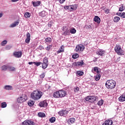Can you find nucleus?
Instances as JSON below:
<instances>
[{
    "mask_svg": "<svg viewBox=\"0 0 125 125\" xmlns=\"http://www.w3.org/2000/svg\"><path fill=\"white\" fill-rule=\"evenodd\" d=\"M62 31L64 32L62 33L63 36H69L70 35V30H69L67 27H63Z\"/></svg>",
    "mask_w": 125,
    "mask_h": 125,
    "instance_id": "9",
    "label": "nucleus"
},
{
    "mask_svg": "<svg viewBox=\"0 0 125 125\" xmlns=\"http://www.w3.org/2000/svg\"><path fill=\"white\" fill-rule=\"evenodd\" d=\"M14 27H16V21H15L13 23H11L9 26V28H14Z\"/></svg>",
    "mask_w": 125,
    "mask_h": 125,
    "instance_id": "40",
    "label": "nucleus"
},
{
    "mask_svg": "<svg viewBox=\"0 0 125 125\" xmlns=\"http://www.w3.org/2000/svg\"><path fill=\"white\" fill-rule=\"evenodd\" d=\"M65 0H59V2L61 4L64 3V2H65Z\"/></svg>",
    "mask_w": 125,
    "mask_h": 125,
    "instance_id": "52",
    "label": "nucleus"
},
{
    "mask_svg": "<svg viewBox=\"0 0 125 125\" xmlns=\"http://www.w3.org/2000/svg\"><path fill=\"white\" fill-rule=\"evenodd\" d=\"M22 125H35V124L31 120H25L22 122Z\"/></svg>",
    "mask_w": 125,
    "mask_h": 125,
    "instance_id": "7",
    "label": "nucleus"
},
{
    "mask_svg": "<svg viewBox=\"0 0 125 125\" xmlns=\"http://www.w3.org/2000/svg\"><path fill=\"white\" fill-rule=\"evenodd\" d=\"M97 55H100V56H104L105 55V50L102 49H99L96 52Z\"/></svg>",
    "mask_w": 125,
    "mask_h": 125,
    "instance_id": "8",
    "label": "nucleus"
},
{
    "mask_svg": "<svg viewBox=\"0 0 125 125\" xmlns=\"http://www.w3.org/2000/svg\"><path fill=\"white\" fill-rule=\"evenodd\" d=\"M27 100V99L25 98V97H20L18 98L17 102L19 103H23V102H25Z\"/></svg>",
    "mask_w": 125,
    "mask_h": 125,
    "instance_id": "11",
    "label": "nucleus"
},
{
    "mask_svg": "<svg viewBox=\"0 0 125 125\" xmlns=\"http://www.w3.org/2000/svg\"><path fill=\"white\" fill-rule=\"evenodd\" d=\"M1 69L2 71H6V70H8V65H4L1 66Z\"/></svg>",
    "mask_w": 125,
    "mask_h": 125,
    "instance_id": "26",
    "label": "nucleus"
},
{
    "mask_svg": "<svg viewBox=\"0 0 125 125\" xmlns=\"http://www.w3.org/2000/svg\"><path fill=\"white\" fill-rule=\"evenodd\" d=\"M41 79H43L44 77H45V73H42L41 75L40 76Z\"/></svg>",
    "mask_w": 125,
    "mask_h": 125,
    "instance_id": "49",
    "label": "nucleus"
},
{
    "mask_svg": "<svg viewBox=\"0 0 125 125\" xmlns=\"http://www.w3.org/2000/svg\"><path fill=\"white\" fill-rule=\"evenodd\" d=\"M22 54H23V53L21 51L17 52H16L17 58H21V57L22 56Z\"/></svg>",
    "mask_w": 125,
    "mask_h": 125,
    "instance_id": "24",
    "label": "nucleus"
},
{
    "mask_svg": "<svg viewBox=\"0 0 125 125\" xmlns=\"http://www.w3.org/2000/svg\"><path fill=\"white\" fill-rule=\"evenodd\" d=\"M74 66H79V67H82L83 65H84V62L83 61H81L80 62H76L73 63Z\"/></svg>",
    "mask_w": 125,
    "mask_h": 125,
    "instance_id": "10",
    "label": "nucleus"
},
{
    "mask_svg": "<svg viewBox=\"0 0 125 125\" xmlns=\"http://www.w3.org/2000/svg\"><path fill=\"white\" fill-rule=\"evenodd\" d=\"M78 8V5L74 4L71 5V11H73L74 10H76Z\"/></svg>",
    "mask_w": 125,
    "mask_h": 125,
    "instance_id": "31",
    "label": "nucleus"
},
{
    "mask_svg": "<svg viewBox=\"0 0 125 125\" xmlns=\"http://www.w3.org/2000/svg\"><path fill=\"white\" fill-rule=\"evenodd\" d=\"M19 22H16V24H17V25H18V23H19Z\"/></svg>",
    "mask_w": 125,
    "mask_h": 125,
    "instance_id": "63",
    "label": "nucleus"
},
{
    "mask_svg": "<svg viewBox=\"0 0 125 125\" xmlns=\"http://www.w3.org/2000/svg\"><path fill=\"white\" fill-rule=\"evenodd\" d=\"M7 106V104H6V102H3L1 103V108H6Z\"/></svg>",
    "mask_w": 125,
    "mask_h": 125,
    "instance_id": "34",
    "label": "nucleus"
},
{
    "mask_svg": "<svg viewBox=\"0 0 125 125\" xmlns=\"http://www.w3.org/2000/svg\"><path fill=\"white\" fill-rule=\"evenodd\" d=\"M104 101L103 100H101V101H99L98 103V105L99 106H102L103 105Z\"/></svg>",
    "mask_w": 125,
    "mask_h": 125,
    "instance_id": "44",
    "label": "nucleus"
},
{
    "mask_svg": "<svg viewBox=\"0 0 125 125\" xmlns=\"http://www.w3.org/2000/svg\"><path fill=\"white\" fill-rule=\"evenodd\" d=\"M120 102H125V95H122L119 98Z\"/></svg>",
    "mask_w": 125,
    "mask_h": 125,
    "instance_id": "23",
    "label": "nucleus"
},
{
    "mask_svg": "<svg viewBox=\"0 0 125 125\" xmlns=\"http://www.w3.org/2000/svg\"><path fill=\"white\" fill-rule=\"evenodd\" d=\"M86 29H89L90 28H91V25H86Z\"/></svg>",
    "mask_w": 125,
    "mask_h": 125,
    "instance_id": "54",
    "label": "nucleus"
},
{
    "mask_svg": "<svg viewBox=\"0 0 125 125\" xmlns=\"http://www.w3.org/2000/svg\"><path fill=\"white\" fill-rule=\"evenodd\" d=\"M68 114V111L67 110H62L59 112V115L61 116L65 117Z\"/></svg>",
    "mask_w": 125,
    "mask_h": 125,
    "instance_id": "12",
    "label": "nucleus"
},
{
    "mask_svg": "<svg viewBox=\"0 0 125 125\" xmlns=\"http://www.w3.org/2000/svg\"><path fill=\"white\" fill-rule=\"evenodd\" d=\"M109 11H110L109 10V9L104 10V12H105V13H106V14H108V13H109Z\"/></svg>",
    "mask_w": 125,
    "mask_h": 125,
    "instance_id": "53",
    "label": "nucleus"
},
{
    "mask_svg": "<svg viewBox=\"0 0 125 125\" xmlns=\"http://www.w3.org/2000/svg\"><path fill=\"white\" fill-rule=\"evenodd\" d=\"M24 17L25 18H30V17H31V13H29V12H25L24 13Z\"/></svg>",
    "mask_w": 125,
    "mask_h": 125,
    "instance_id": "32",
    "label": "nucleus"
},
{
    "mask_svg": "<svg viewBox=\"0 0 125 125\" xmlns=\"http://www.w3.org/2000/svg\"><path fill=\"white\" fill-rule=\"evenodd\" d=\"M39 15L41 16V17L44 18L47 15V12H46L45 11H42L39 13Z\"/></svg>",
    "mask_w": 125,
    "mask_h": 125,
    "instance_id": "14",
    "label": "nucleus"
},
{
    "mask_svg": "<svg viewBox=\"0 0 125 125\" xmlns=\"http://www.w3.org/2000/svg\"><path fill=\"white\" fill-rule=\"evenodd\" d=\"M38 115L40 118H44L45 117V114L43 112H39Z\"/></svg>",
    "mask_w": 125,
    "mask_h": 125,
    "instance_id": "28",
    "label": "nucleus"
},
{
    "mask_svg": "<svg viewBox=\"0 0 125 125\" xmlns=\"http://www.w3.org/2000/svg\"><path fill=\"white\" fill-rule=\"evenodd\" d=\"M53 97L55 98H60V93L59 91L55 92V93H54Z\"/></svg>",
    "mask_w": 125,
    "mask_h": 125,
    "instance_id": "22",
    "label": "nucleus"
},
{
    "mask_svg": "<svg viewBox=\"0 0 125 125\" xmlns=\"http://www.w3.org/2000/svg\"><path fill=\"white\" fill-rule=\"evenodd\" d=\"M41 3H42V2L41 1H32L33 5L35 7L37 6H39V5H41Z\"/></svg>",
    "mask_w": 125,
    "mask_h": 125,
    "instance_id": "18",
    "label": "nucleus"
},
{
    "mask_svg": "<svg viewBox=\"0 0 125 125\" xmlns=\"http://www.w3.org/2000/svg\"><path fill=\"white\" fill-rule=\"evenodd\" d=\"M30 41H31V34L28 32L26 34V38L25 39L26 43H30Z\"/></svg>",
    "mask_w": 125,
    "mask_h": 125,
    "instance_id": "13",
    "label": "nucleus"
},
{
    "mask_svg": "<svg viewBox=\"0 0 125 125\" xmlns=\"http://www.w3.org/2000/svg\"><path fill=\"white\" fill-rule=\"evenodd\" d=\"M64 9L69 10L70 11H72V6L69 5V6H64Z\"/></svg>",
    "mask_w": 125,
    "mask_h": 125,
    "instance_id": "33",
    "label": "nucleus"
},
{
    "mask_svg": "<svg viewBox=\"0 0 125 125\" xmlns=\"http://www.w3.org/2000/svg\"><path fill=\"white\" fill-rule=\"evenodd\" d=\"M48 26H49V27H51V24H49V25H48Z\"/></svg>",
    "mask_w": 125,
    "mask_h": 125,
    "instance_id": "62",
    "label": "nucleus"
},
{
    "mask_svg": "<svg viewBox=\"0 0 125 125\" xmlns=\"http://www.w3.org/2000/svg\"><path fill=\"white\" fill-rule=\"evenodd\" d=\"M8 70H9V71H15V68L14 67L8 65Z\"/></svg>",
    "mask_w": 125,
    "mask_h": 125,
    "instance_id": "42",
    "label": "nucleus"
},
{
    "mask_svg": "<svg viewBox=\"0 0 125 125\" xmlns=\"http://www.w3.org/2000/svg\"><path fill=\"white\" fill-rule=\"evenodd\" d=\"M3 14L2 13H0V18H1L2 17Z\"/></svg>",
    "mask_w": 125,
    "mask_h": 125,
    "instance_id": "60",
    "label": "nucleus"
},
{
    "mask_svg": "<svg viewBox=\"0 0 125 125\" xmlns=\"http://www.w3.org/2000/svg\"><path fill=\"white\" fill-rule=\"evenodd\" d=\"M76 122V119L75 118H71L68 119L67 122L68 123L69 125H72L74 124Z\"/></svg>",
    "mask_w": 125,
    "mask_h": 125,
    "instance_id": "19",
    "label": "nucleus"
},
{
    "mask_svg": "<svg viewBox=\"0 0 125 125\" xmlns=\"http://www.w3.org/2000/svg\"><path fill=\"white\" fill-rule=\"evenodd\" d=\"M11 1H12V2H15L16 0H11Z\"/></svg>",
    "mask_w": 125,
    "mask_h": 125,
    "instance_id": "61",
    "label": "nucleus"
},
{
    "mask_svg": "<svg viewBox=\"0 0 125 125\" xmlns=\"http://www.w3.org/2000/svg\"><path fill=\"white\" fill-rule=\"evenodd\" d=\"M59 91L60 92V97L62 98L65 97V96H66V95L67 94L66 91L61 90H59Z\"/></svg>",
    "mask_w": 125,
    "mask_h": 125,
    "instance_id": "15",
    "label": "nucleus"
},
{
    "mask_svg": "<svg viewBox=\"0 0 125 125\" xmlns=\"http://www.w3.org/2000/svg\"><path fill=\"white\" fill-rule=\"evenodd\" d=\"M76 74H77V76H82L83 75V72L82 71H78L76 72Z\"/></svg>",
    "mask_w": 125,
    "mask_h": 125,
    "instance_id": "37",
    "label": "nucleus"
},
{
    "mask_svg": "<svg viewBox=\"0 0 125 125\" xmlns=\"http://www.w3.org/2000/svg\"><path fill=\"white\" fill-rule=\"evenodd\" d=\"M12 109H15L16 108V104H13L12 105Z\"/></svg>",
    "mask_w": 125,
    "mask_h": 125,
    "instance_id": "55",
    "label": "nucleus"
},
{
    "mask_svg": "<svg viewBox=\"0 0 125 125\" xmlns=\"http://www.w3.org/2000/svg\"><path fill=\"white\" fill-rule=\"evenodd\" d=\"M121 17H122V18H125V12L122 13Z\"/></svg>",
    "mask_w": 125,
    "mask_h": 125,
    "instance_id": "51",
    "label": "nucleus"
},
{
    "mask_svg": "<svg viewBox=\"0 0 125 125\" xmlns=\"http://www.w3.org/2000/svg\"><path fill=\"white\" fill-rule=\"evenodd\" d=\"M94 21L98 23V24H100L101 20H100V18H99V17L96 16L94 18Z\"/></svg>",
    "mask_w": 125,
    "mask_h": 125,
    "instance_id": "21",
    "label": "nucleus"
},
{
    "mask_svg": "<svg viewBox=\"0 0 125 125\" xmlns=\"http://www.w3.org/2000/svg\"><path fill=\"white\" fill-rule=\"evenodd\" d=\"M61 52H64V46H62L57 51V53H61Z\"/></svg>",
    "mask_w": 125,
    "mask_h": 125,
    "instance_id": "29",
    "label": "nucleus"
},
{
    "mask_svg": "<svg viewBox=\"0 0 125 125\" xmlns=\"http://www.w3.org/2000/svg\"><path fill=\"white\" fill-rule=\"evenodd\" d=\"M69 32L71 34H76L77 30H76V29L75 28H72L70 29Z\"/></svg>",
    "mask_w": 125,
    "mask_h": 125,
    "instance_id": "39",
    "label": "nucleus"
},
{
    "mask_svg": "<svg viewBox=\"0 0 125 125\" xmlns=\"http://www.w3.org/2000/svg\"><path fill=\"white\" fill-rule=\"evenodd\" d=\"M115 51L118 54V55H124V50L122 49V47H121V46L119 45H117L115 48Z\"/></svg>",
    "mask_w": 125,
    "mask_h": 125,
    "instance_id": "3",
    "label": "nucleus"
},
{
    "mask_svg": "<svg viewBox=\"0 0 125 125\" xmlns=\"http://www.w3.org/2000/svg\"><path fill=\"white\" fill-rule=\"evenodd\" d=\"M117 15L118 16H120V17H121V16H122V13H117Z\"/></svg>",
    "mask_w": 125,
    "mask_h": 125,
    "instance_id": "56",
    "label": "nucleus"
},
{
    "mask_svg": "<svg viewBox=\"0 0 125 125\" xmlns=\"http://www.w3.org/2000/svg\"><path fill=\"white\" fill-rule=\"evenodd\" d=\"M94 72H96V73H97V74H99L100 72L99 71V69H98V67H95L94 68Z\"/></svg>",
    "mask_w": 125,
    "mask_h": 125,
    "instance_id": "47",
    "label": "nucleus"
},
{
    "mask_svg": "<svg viewBox=\"0 0 125 125\" xmlns=\"http://www.w3.org/2000/svg\"><path fill=\"white\" fill-rule=\"evenodd\" d=\"M84 50V46L83 44H80L76 46L75 51L76 52H82Z\"/></svg>",
    "mask_w": 125,
    "mask_h": 125,
    "instance_id": "5",
    "label": "nucleus"
},
{
    "mask_svg": "<svg viewBox=\"0 0 125 125\" xmlns=\"http://www.w3.org/2000/svg\"><path fill=\"white\" fill-rule=\"evenodd\" d=\"M3 89H5L6 90H13V87L11 85H6L4 86Z\"/></svg>",
    "mask_w": 125,
    "mask_h": 125,
    "instance_id": "17",
    "label": "nucleus"
},
{
    "mask_svg": "<svg viewBox=\"0 0 125 125\" xmlns=\"http://www.w3.org/2000/svg\"><path fill=\"white\" fill-rule=\"evenodd\" d=\"M39 48L42 50V49H43V46H40Z\"/></svg>",
    "mask_w": 125,
    "mask_h": 125,
    "instance_id": "57",
    "label": "nucleus"
},
{
    "mask_svg": "<svg viewBox=\"0 0 125 125\" xmlns=\"http://www.w3.org/2000/svg\"><path fill=\"white\" fill-rule=\"evenodd\" d=\"M125 9V7L124 6V4L120 5V7L119 8V11L122 12L124 11Z\"/></svg>",
    "mask_w": 125,
    "mask_h": 125,
    "instance_id": "35",
    "label": "nucleus"
},
{
    "mask_svg": "<svg viewBox=\"0 0 125 125\" xmlns=\"http://www.w3.org/2000/svg\"><path fill=\"white\" fill-rule=\"evenodd\" d=\"M52 39L50 38H46L45 40V42H51Z\"/></svg>",
    "mask_w": 125,
    "mask_h": 125,
    "instance_id": "43",
    "label": "nucleus"
},
{
    "mask_svg": "<svg viewBox=\"0 0 125 125\" xmlns=\"http://www.w3.org/2000/svg\"><path fill=\"white\" fill-rule=\"evenodd\" d=\"M29 65H32V64H34V62H28Z\"/></svg>",
    "mask_w": 125,
    "mask_h": 125,
    "instance_id": "58",
    "label": "nucleus"
},
{
    "mask_svg": "<svg viewBox=\"0 0 125 125\" xmlns=\"http://www.w3.org/2000/svg\"><path fill=\"white\" fill-rule=\"evenodd\" d=\"M116 81L113 80H107L105 83V86L108 89H113L116 87Z\"/></svg>",
    "mask_w": 125,
    "mask_h": 125,
    "instance_id": "2",
    "label": "nucleus"
},
{
    "mask_svg": "<svg viewBox=\"0 0 125 125\" xmlns=\"http://www.w3.org/2000/svg\"><path fill=\"white\" fill-rule=\"evenodd\" d=\"M12 47V46H11V45H7L4 48L6 50H9V49H10Z\"/></svg>",
    "mask_w": 125,
    "mask_h": 125,
    "instance_id": "38",
    "label": "nucleus"
},
{
    "mask_svg": "<svg viewBox=\"0 0 125 125\" xmlns=\"http://www.w3.org/2000/svg\"><path fill=\"white\" fill-rule=\"evenodd\" d=\"M55 121H56V118H55V117H51L49 119V122H51V124H53V123H54Z\"/></svg>",
    "mask_w": 125,
    "mask_h": 125,
    "instance_id": "36",
    "label": "nucleus"
},
{
    "mask_svg": "<svg viewBox=\"0 0 125 125\" xmlns=\"http://www.w3.org/2000/svg\"><path fill=\"white\" fill-rule=\"evenodd\" d=\"M13 55L15 56V57H16V52H14Z\"/></svg>",
    "mask_w": 125,
    "mask_h": 125,
    "instance_id": "59",
    "label": "nucleus"
},
{
    "mask_svg": "<svg viewBox=\"0 0 125 125\" xmlns=\"http://www.w3.org/2000/svg\"><path fill=\"white\" fill-rule=\"evenodd\" d=\"M18 0H16V1H18Z\"/></svg>",
    "mask_w": 125,
    "mask_h": 125,
    "instance_id": "64",
    "label": "nucleus"
},
{
    "mask_svg": "<svg viewBox=\"0 0 125 125\" xmlns=\"http://www.w3.org/2000/svg\"><path fill=\"white\" fill-rule=\"evenodd\" d=\"M30 96L34 100H40L42 98V93L39 90H36L31 94Z\"/></svg>",
    "mask_w": 125,
    "mask_h": 125,
    "instance_id": "1",
    "label": "nucleus"
},
{
    "mask_svg": "<svg viewBox=\"0 0 125 125\" xmlns=\"http://www.w3.org/2000/svg\"><path fill=\"white\" fill-rule=\"evenodd\" d=\"M97 98H98L97 96L94 97V96H88L86 98L85 100L86 101H88L89 102H91V103H93V102H94V101H95V100H96Z\"/></svg>",
    "mask_w": 125,
    "mask_h": 125,
    "instance_id": "6",
    "label": "nucleus"
},
{
    "mask_svg": "<svg viewBox=\"0 0 125 125\" xmlns=\"http://www.w3.org/2000/svg\"><path fill=\"white\" fill-rule=\"evenodd\" d=\"M34 64L36 65L37 67H39V66H40L41 64H42V62H34Z\"/></svg>",
    "mask_w": 125,
    "mask_h": 125,
    "instance_id": "46",
    "label": "nucleus"
},
{
    "mask_svg": "<svg viewBox=\"0 0 125 125\" xmlns=\"http://www.w3.org/2000/svg\"><path fill=\"white\" fill-rule=\"evenodd\" d=\"M100 78H101V75L99 73H97V74L95 76V80L97 81H99V80H100Z\"/></svg>",
    "mask_w": 125,
    "mask_h": 125,
    "instance_id": "27",
    "label": "nucleus"
},
{
    "mask_svg": "<svg viewBox=\"0 0 125 125\" xmlns=\"http://www.w3.org/2000/svg\"><path fill=\"white\" fill-rule=\"evenodd\" d=\"M120 20H121V18H120V17H115L113 19V22H114L115 23H118V22H119Z\"/></svg>",
    "mask_w": 125,
    "mask_h": 125,
    "instance_id": "25",
    "label": "nucleus"
},
{
    "mask_svg": "<svg viewBox=\"0 0 125 125\" xmlns=\"http://www.w3.org/2000/svg\"><path fill=\"white\" fill-rule=\"evenodd\" d=\"M6 43H7V41L4 40L1 42L0 44L2 45V46H4Z\"/></svg>",
    "mask_w": 125,
    "mask_h": 125,
    "instance_id": "41",
    "label": "nucleus"
},
{
    "mask_svg": "<svg viewBox=\"0 0 125 125\" xmlns=\"http://www.w3.org/2000/svg\"><path fill=\"white\" fill-rule=\"evenodd\" d=\"M39 106L40 107H46L47 106V103L45 101L41 102L39 103Z\"/></svg>",
    "mask_w": 125,
    "mask_h": 125,
    "instance_id": "20",
    "label": "nucleus"
},
{
    "mask_svg": "<svg viewBox=\"0 0 125 125\" xmlns=\"http://www.w3.org/2000/svg\"><path fill=\"white\" fill-rule=\"evenodd\" d=\"M48 66V58L45 57L43 60V63H42V69H46Z\"/></svg>",
    "mask_w": 125,
    "mask_h": 125,
    "instance_id": "4",
    "label": "nucleus"
},
{
    "mask_svg": "<svg viewBox=\"0 0 125 125\" xmlns=\"http://www.w3.org/2000/svg\"><path fill=\"white\" fill-rule=\"evenodd\" d=\"M28 104L29 106H30V107H32V106H34V104H35V101L30 100L28 102Z\"/></svg>",
    "mask_w": 125,
    "mask_h": 125,
    "instance_id": "30",
    "label": "nucleus"
},
{
    "mask_svg": "<svg viewBox=\"0 0 125 125\" xmlns=\"http://www.w3.org/2000/svg\"><path fill=\"white\" fill-rule=\"evenodd\" d=\"M52 47V45H49V46H47L45 49L46 50L49 51L51 48Z\"/></svg>",
    "mask_w": 125,
    "mask_h": 125,
    "instance_id": "48",
    "label": "nucleus"
},
{
    "mask_svg": "<svg viewBox=\"0 0 125 125\" xmlns=\"http://www.w3.org/2000/svg\"><path fill=\"white\" fill-rule=\"evenodd\" d=\"M113 125V121L111 120H106L102 125Z\"/></svg>",
    "mask_w": 125,
    "mask_h": 125,
    "instance_id": "16",
    "label": "nucleus"
},
{
    "mask_svg": "<svg viewBox=\"0 0 125 125\" xmlns=\"http://www.w3.org/2000/svg\"><path fill=\"white\" fill-rule=\"evenodd\" d=\"M74 91L75 92H78V91H79V90H80V88H79L78 87H77L76 88H74Z\"/></svg>",
    "mask_w": 125,
    "mask_h": 125,
    "instance_id": "50",
    "label": "nucleus"
},
{
    "mask_svg": "<svg viewBox=\"0 0 125 125\" xmlns=\"http://www.w3.org/2000/svg\"><path fill=\"white\" fill-rule=\"evenodd\" d=\"M79 57V54H74L73 55H72V58L73 59H77V58H78Z\"/></svg>",
    "mask_w": 125,
    "mask_h": 125,
    "instance_id": "45",
    "label": "nucleus"
}]
</instances>
